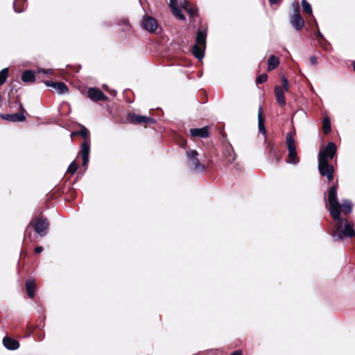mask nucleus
Segmentation results:
<instances>
[{
  "label": "nucleus",
  "mask_w": 355,
  "mask_h": 355,
  "mask_svg": "<svg viewBox=\"0 0 355 355\" xmlns=\"http://www.w3.org/2000/svg\"><path fill=\"white\" fill-rule=\"evenodd\" d=\"M234 159V157L232 155H230V156L228 157H227V162L228 163H231L232 162H233Z\"/></svg>",
  "instance_id": "40"
},
{
  "label": "nucleus",
  "mask_w": 355,
  "mask_h": 355,
  "mask_svg": "<svg viewBox=\"0 0 355 355\" xmlns=\"http://www.w3.org/2000/svg\"><path fill=\"white\" fill-rule=\"evenodd\" d=\"M26 289L28 295L31 298H33L35 296V285L33 281L28 280L26 282Z\"/></svg>",
  "instance_id": "24"
},
{
  "label": "nucleus",
  "mask_w": 355,
  "mask_h": 355,
  "mask_svg": "<svg viewBox=\"0 0 355 355\" xmlns=\"http://www.w3.org/2000/svg\"><path fill=\"white\" fill-rule=\"evenodd\" d=\"M128 119L136 124L141 123H155V120L153 118L148 117L135 114H129Z\"/></svg>",
  "instance_id": "10"
},
{
  "label": "nucleus",
  "mask_w": 355,
  "mask_h": 355,
  "mask_svg": "<svg viewBox=\"0 0 355 355\" xmlns=\"http://www.w3.org/2000/svg\"><path fill=\"white\" fill-rule=\"evenodd\" d=\"M21 107V111L20 112L12 114H3L1 115V118L9 121L12 122H21L26 119V116H24L25 110Z\"/></svg>",
  "instance_id": "11"
},
{
  "label": "nucleus",
  "mask_w": 355,
  "mask_h": 355,
  "mask_svg": "<svg viewBox=\"0 0 355 355\" xmlns=\"http://www.w3.org/2000/svg\"><path fill=\"white\" fill-rule=\"evenodd\" d=\"M206 38L207 30L202 28H199L198 30L197 35L196 37V44L206 48Z\"/></svg>",
  "instance_id": "14"
},
{
  "label": "nucleus",
  "mask_w": 355,
  "mask_h": 355,
  "mask_svg": "<svg viewBox=\"0 0 355 355\" xmlns=\"http://www.w3.org/2000/svg\"><path fill=\"white\" fill-rule=\"evenodd\" d=\"M282 89H284V91H285L286 92H288L289 91V87H288V80L285 78L284 76H282Z\"/></svg>",
  "instance_id": "33"
},
{
  "label": "nucleus",
  "mask_w": 355,
  "mask_h": 355,
  "mask_svg": "<svg viewBox=\"0 0 355 355\" xmlns=\"http://www.w3.org/2000/svg\"><path fill=\"white\" fill-rule=\"evenodd\" d=\"M87 96L89 99L94 101L107 100V96L101 90L95 87H91L88 89Z\"/></svg>",
  "instance_id": "9"
},
{
  "label": "nucleus",
  "mask_w": 355,
  "mask_h": 355,
  "mask_svg": "<svg viewBox=\"0 0 355 355\" xmlns=\"http://www.w3.org/2000/svg\"><path fill=\"white\" fill-rule=\"evenodd\" d=\"M74 135H80L84 139H87L89 135V132L84 125H81L80 130L78 132L71 133V137H72Z\"/></svg>",
  "instance_id": "27"
},
{
  "label": "nucleus",
  "mask_w": 355,
  "mask_h": 355,
  "mask_svg": "<svg viewBox=\"0 0 355 355\" xmlns=\"http://www.w3.org/2000/svg\"><path fill=\"white\" fill-rule=\"evenodd\" d=\"M279 64V60L275 55H271L268 60V71H270L276 69Z\"/></svg>",
  "instance_id": "20"
},
{
  "label": "nucleus",
  "mask_w": 355,
  "mask_h": 355,
  "mask_svg": "<svg viewBox=\"0 0 355 355\" xmlns=\"http://www.w3.org/2000/svg\"><path fill=\"white\" fill-rule=\"evenodd\" d=\"M205 48L198 44H195L191 49L193 55L198 60L204 58Z\"/></svg>",
  "instance_id": "18"
},
{
  "label": "nucleus",
  "mask_w": 355,
  "mask_h": 355,
  "mask_svg": "<svg viewBox=\"0 0 355 355\" xmlns=\"http://www.w3.org/2000/svg\"><path fill=\"white\" fill-rule=\"evenodd\" d=\"M187 155L191 161L193 170L200 172H202L205 170L204 165L202 164L197 158L198 153L196 150L187 151Z\"/></svg>",
  "instance_id": "6"
},
{
  "label": "nucleus",
  "mask_w": 355,
  "mask_h": 355,
  "mask_svg": "<svg viewBox=\"0 0 355 355\" xmlns=\"http://www.w3.org/2000/svg\"><path fill=\"white\" fill-rule=\"evenodd\" d=\"M35 232L39 234L41 236H44L49 228V223L45 218H39L33 225Z\"/></svg>",
  "instance_id": "8"
},
{
  "label": "nucleus",
  "mask_w": 355,
  "mask_h": 355,
  "mask_svg": "<svg viewBox=\"0 0 355 355\" xmlns=\"http://www.w3.org/2000/svg\"><path fill=\"white\" fill-rule=\"evenodd\" d=\"M45 84L48 87H53L60 94H63L68 92L67 86L63 82L46 81Z\"/></svg>",
  "instance_id": "12"
},
{
  "label": "nucleus",
  "mask_w": 355,
  "mask_h": 355,
  "mask_svg": "<svg viewBox=\"0 0 355 355\" xmlns=\"http://www.w3.org/2000/svg\"><path fill=\"white\" fill-rule=\"evenodd\" d=\"M281 0H269V2L271 5L278 4Z\"/></svg>",
  "instance_id": "41"
},
{
  "label": "nucleus",
  "mask_w": 355,
  "mask_h": 355,
  "mask_svg": "<svg viewBox=\"0 0 355 355\" xmlns=\"http://www.w3.org/2000/svg\"><path fill=\"white\" fill-rule=\"evenodd\" d=\"M43 251V248L42 246H37L35 248V252L37 254H40Z\"/></svg>",
  "instance_id": "38"
},
{
  "label": "nucleus",
  "mask_w": 355,
  "mask_h": 355,
  "mask_svg": "<svg viewBox=\"0 0 355 355\" xmlns=\"http://www.w3.org/2000/svg\"><path fill=\"white\" fill-rule=\"evenodd\" d=\"M118 26L121 27L122 32H130L132 28L131 24L125 18L121 19L118 22Z\"/></svg>",
  "instance_id": "23"
},
{
  "label": "nucleus",
  "mask_w": 355,
  "mask_h": 355,
  "mask_svg": "<svg viewBox=\"0 0 355 355\" xmlns=\"http://www.w3.org/2000/svg\"><path fill=\"white\" fill-rule=\"evenodd\" d=\"M323 131L324 134H328L331 131V123L330 119L328 117H326L323 120V125H322Z\"/></svg>",
  "instance_id": "28"
},
{
  "label": "nucleus",
  "mask_w": 355,
  "mask_h": 355,
  "mask_svg": "<svg viewBox=\"0 0 355 355\" xmlns=\"http://www.w3.org/2000/svg\"><path fill=\"white\" fill-rule=\"evenodd\" d=\"M8 68L3 69L0 71V85H3L6 82V80L8 78Z\"/></svg>",
  "instance_id": "31"
},
{
  "label": "nucleus",
  "mask_w": 355,
  "mask_h": 355,
  "mask_svg": "<svg viewBox=\"0 0 355 355\" xmlns=\"http://www.w3.org/2000/svg\"><path fill=\"white\" fill-rule=\"evenodd\" d=\"M141 26L147 31L153 33L157 28V22L153 17L145 15L142 19Z\"/></svg>",
  "instance_id": "7"
},
{
  "label": "nucleus",
  "mask_w": 355,
  "mask_h": 355,
  "mask_svg": "<svg viewBox=\"0 0 355 355\" xmlns=\"http://www.w3.org/2000/svg\"><path fill=\"white\" fill-rule=\"evenodd\" d=\"M171 10H172V12L173 14L178 19H184L185 17L184 16V15L182 13V10L181 9H180L179 8H178L177 6L175 7H173V8H171Z\"/></svg>",
  "instance_id": "30"
},
{
  "label": "nucleus",
  "mask_w": 355,
  "mask_h": 355,
  "mask_svg": "<svg viewBox=\"0 0 355 355\" xmlns=\"http://www.w3.org/2000/svg\"><path fill=\"white\" fill-rule=\"evenodd\" d=\"M90 152V146L89 143L87 141H85L82 145L80 148V155L83 157V166H87V163L89 162V156Z\"/></svg>",
  "instance_id": "13"
},
{
  "label": "nucleus",
  "mask_w": 355,
  "mask_h": 355,
  "mask_svg": "<svg viewBox=\"0 0 355 355\" xmlns=\"http://www.w3.org/2000/svg\"><path fill=\"white\" fill-rule=\"evenodd\" d=\"M267 79H268L267 74L263 73V74L259 75L257 78L256 82H257V84H261V83H265L267 80Z\"/></svg>",
  "instance_id": "35"
},
{
  "label": "nucleus",
  "mask_w": 355,
  "mask_h": 355,
  "mask_svg": "<svg viewBox=\"0 0 355 355\" xmlns=\"http://www.w3.org/2000/svg\"><path fill=\"white\" fill-rule=\"evenodd\" d=\"M21 80L24 83H33L35 80L34 72L31 70H26L22 73Z\"/></svg>",
  "instance_id": "19"
},
{
  "label": "nucleus",
  "mask_w": 355,
  "mask_h": 355,
  "mask_svg": "<svg viewBox=\"0 0 355 355\" xmlns=\"http://www.w3.org/2000/svg\"><path fill=\"white\" fill-rule=\"evenodd\" d=\"M269 155L271 159H275V163H278L280 160V157L278 155L275 149L272 146L269 151Z\"/></svg>",
  "instance_id": "29"
},
{
  "label": "nucleus",
  "mask_w": 355,
  "mask_h": 355,
  "mask_svg": "<svg viewBox=\"0 0 355 355\" xmlns=\"http://www.w3.org/2000/svg\"><path fill=\"white\" fill-rule=\"evenodd\" d=\"M316 36L318 40H324V36L322 35L320 31L317 32Z\"/></svg>",
  "instance_id": "39"
},
{
  "label": "nucleus",
  "mask_w": 355,
  "mask_h": 355,
  "mask_svg": "<svg viewBox=\"0 0 355 355\" xmlns=\"http://www.w3.org/2000/svg\"><path fill=\"white\" fill-rule=\"evenodd\" d=\"M77 168H78V166H77V164L75 163V162H72L69 166H68V168H67V172L68 173H71L72 174L75 173L76 171H77Z\"/></svg>",
  "instance_id": "34"
},
{
  "label": "nucleus",
  "mask_w": 355,
  "mask_h": 355,
  "mask_svg": "<svg viewBox=\"0 0 355 355\" xmlns=\"http://www.w3.org/2000/svg\"><path fill=\"white\" fill-rule=\"evenodd\" d=\"M3 346L9 350H15L19 347V343L17 340L6 336L3 339Z\"/></svg>",
  "instance_id": "16"
},
{
  "label": "nucleus",
  "mask_w": 355,
  "mask_h": 355,
  "mask_svg": "<svg viewBox=\"0 0 355 355\" xmlns=\"http://www.w3.org/2000/svg\"><path fill=\"white\" fill-rule=\"evenodd\" d=\"M231 355H242V352L241 350H237L234 352Z\"/></svg>",
  "instance_id": "42"
},
{
  "label": "nucleus",
  "mask_w": 355,
  "mask_h": 355,
  "mask_svg": "<svg viewBox=\"0 0 355 355\" xmlns=\"http://www.w3.org/2000/svg\"><path fill=\"white\" fill-rule=\"evenodd\" d=\"M328 202L329 203V212L334 220L339 218L340 204L337 198V187L333 185L330 187L328 194Z\"/></svg>",
  "instance_id": "3"
},
{
  "label": "nucleus",
  "mask_w": 355,
  "mask_h": 355,
  "mask_svg": "<svg viewBox=\"0 0 355 355\" xmlns=\"http://www.w3.org/2000/svg\"><path fill=\"white\" fill-rule=\"evenodd\" d=\"M337 148L336 144L330 141L325 148L320 150L318 153V170L322 176H326L328 182L334 180V166L329 164V159H331L336 153Z\"/></svg>",
  "instance_id": "1"
},
{
  "label": "nucleus",
  "mask_w": 355,
  "mask_h": 355,
  "mask_svg": "<svg viewBox=\"0 0 355 355\" xmlns=\"http://www.w3.org/2000/svg\"><path fill=\"white\" fill-rule=\"evenodd\" d=\"M190 134L192 137L200 138H207L209 135V129L207 126L201 128H191L190 130Z\"/></svg>",
  "instance_id": "15"
},
{
  "label": "nucleus",
  "mask_w": 355,
  "mask_h": 355,
  "mask_svg": "<svg viewBox=\"0 0 355 355\" xmlns=\"http://www.w3.org/2000/svg\"><path fill=\"white\" fill-rule=\"evenodd\" d=\"M343 208V211L345 214H349L352 209V202L347 199H345L343 200L342 205H340V208Z\"/></svg>",
  "instance_id": "25"
},
{
  "label": "nucleus",
  "mask_w": 355,
  "mask_h": 355,
  "mask_svg": "<svg viewBox=\"0 0 355 355\" xmlns=\"http://www.w3.org/2000/svg\"><path fill=\"white\" fill-rule=\"evenodd\" d=\"M284 92L285 91H284V89L279 86H276L275 87V95L276 100L281 106H284L286 105Z\"/></svg>",
  "instance_id": "17"
},
{
  "label": "nucleus",
  "mask_w": 355,
  "mask_h": 355,
  "mask_svg": "<svg viewBox=\"0 0 355 355\" xmlns=\"http://www.w3.org/2000/svg\"><path fill=\"white\" fill-rule=\"evenodd\" d=\"M178 2L177 0H170V7L173 8V7L177 6Z\"/></svg>",
  "instance_id": "37"
},
{
  "label": "nucleus",
  "mask_w": 355,
  "mask_h": 355,
  "mask_svg": "<svg viewBox=\"0 0 355 355\" xmlns=\"http://www.w3.org/2000/svg\"><path fill=\"white\" fill-rule=\"evenodd\" d=\"M182 8L186 12H188L191 17L195 16L197 14V10L195 7L191 5L188 1L184 0L181 2Z\"/></svg>",
  "instance_id": "21"
},
{
  "label": "nucleus",
  "mask_w": 355,
  "mask_h": 355,
  "mask_svg": "<svg viewBox=\"0 0 355 355\" xmlns=\"http://www.w3.org/2000/svg\"><path fill=\"white\" fill-rule=\"evenodd\" d=\"M290 23L296 31H300L304 26V20L300 16L297 5L294 8L293 14L290 19Z\"/></svg>",
  "instance_id": "5"
},
{
  "label": "nucleus",
  "mask_w": 355,
  "mask_h": 355,
  "mask_svg": "<svg viewBox=\"0 0 355 355\" xmlns=\"http://www.w3.org/2000/svg\"><path fill=\"white\" fill-rule=\"evenodd\" d=\"M43 72L46 73H52V70L51 69H49L48 71L43 70Z\"/></svg>",
  "instance_id": "43"
},
{
  "label": "nucleus",
  "mask_w": 355,
  "mask_h": 355,
  "mask_svg": "<svg viewBox=\"0 0 355 355\" xmlns=\"http://www.w3.org/2000/svg\"><path fill=\"white\" fill-rule=\"evenodd\" d=\"M302 6L303 10L309 14H312V8L310 3L306 0L302 1Z\"/></svg>",
  "instance_id": "32"
},
{
  "label": "nucleus",
  "mask_w": 355,
  "mask_h": 355,
  "mask_svg": "<svg viewBox=\"0 0 355 355\" xmlns=\"http://www.w3.org/2000/svg\"><path fill=\"white\" fill-rule=\"evenodd\" d=\"M352 67H353V69H354V71H355V61H354V62H352Z\"/></svg>",
  "instance_id": "44"
},
{
  "label": "nucleus",
  "mask_w": 355,
  "mask_h": 355,
  "mask_svg": "<svg viewBox=\"0 0 355 355\" xmlns=\"http://www.w3.org/2000/svg\"><path fill=\"white\" fill-rule=\"evenodd\" d=\"M114 92V96H115L116 94V91H113Z\"/></svg>",
  "instance_id": "45"
},
{
  "label": "nucleus",
  "mask_w": 355,
  "mask_h": 355,
  "mask_svg": "<svg viewBox=\"0 0 355 355\" xmlns=\"http://www.w3.org/2000/svg\"><path fill=\"white\" fill-rule=\"evenodd\" d=\"M261 110H262V108H261V107H260L259 110V115H258L259 130V132H261L262 134H266V128L264 126V121H263V119L261 115Z\"/></svg>",
  "instance_id": "26"
},
{
  "label": "nucleus",
  "mask_w": 355,
  "mask_h": 355,
  "mask_svg": "<svg viewBox=\"0 0 355 355\" xmlns=\"http://www.w3.org/2000/svg\"><path fill=\"white\" fill-rule=\"evenodd\" d=\"M336 221V230L331 236L335 241H340L344 238H352L355 235L353 225L345 218L335 220Z\"/></svg>",
  "instance_id": "2"
},
{
  "label": "nucleus",
  "mask_w": 355,
  "mask_h": 355,
  "mask_svg": "<svg viewBox=\"0 0 355 355\" xmlns=\"http://www.w3.org/2000/svg\"><path fill=\"white\" fill-rule=\"evenodd\" d=\"M309 62L311 64L315 65L318 63V59L315 55H312L309 58Z\"/></svg>",
  "instance_id": "36"
},
{
  "label": "nucleus",
  "mask_w": 355,
  "mask_h": 355,
  "mask_svg": "<svg viewBox=\"0 0 355 355\" xmlns=\"http://www.w3.org/2000/svg\"><path fill=\"white\" fill-rule=\"evenodd\" d=\"M286 144L288 150L287 162L297 164L299 162V158L297 157L295 141L290 132H287L286 135Z\"/></svg>",
  "instance_id": "4"
},
{
  "label": "nucleus",
  "mask_w": 355,
  "mask_h": 355,
  "mask_svg": "<svg viewBox=\"0 0 355 355\" xmlns=\"http://www.w3.org/2000/svg\"><path fill=\"white\" fill-rule=\"evenodd\" d=\"M13 8L16 12L20 13L23 12L26 8V0H15Z\"/></svg>",
  "instance_id": "22"
}]
</instances>
